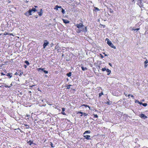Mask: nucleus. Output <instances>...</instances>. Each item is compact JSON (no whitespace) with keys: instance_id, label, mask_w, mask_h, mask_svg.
Listing matches in <instances>:
<instances>
[{"instance_id":"6","label":"nucleus","mask_w":148,"mask_h":148,"mask_svg":"<svg viewBox=\"0 0 148 148\" xmlns=\"http://www.w3.org/2000/svg\"><path fill=\"white\" fill-rule=\"evenodd\" d=\"M83 137L85 138L87 140H90L91 139L90 138V136L89 135H84Z\"/></svg>"},{"instance_id":"21","label":"nucleus","mask_w":148,"mask_h":148,"mask_svg":"<svg viewBox=\"0 0 148 148\" xmlns=\"http://www.w3.org/2000/svg\"><path fill=\"white\" fill-rule=\"evenodd\" d=\"M7 76H9L10 77V78H11L12 77V74L10 73L7 74Z\"/></svg>"},{"instance_id":"20","label":"nucleus","mask_w":148,"mask_h":148,"mask_svg":"<svg viewBox=\"0 0 148 148\" xmlns=\"http://www.w3.org/2000/svg\"><path fill=\"white\" fill-rule=\"evenodd\" d=\"M81 69H82V70L83 71H84L85 70H87V68L84 67L83 66H82L81 67Z\"/></svg>"},{"instance_id":"9","label":"nucleus","mask_w":148,"mask_h":148,"mask_svg":"<svg viewBox=\"0 0 148 148\" xmlns=\"http://www.w3.org/2000/svg\"><path fill=\"white\" fill-rule=\"evenodd\" d=\"M62 20L64 23L65 24H68L70 23V21L68 20H65V19H62Z\"/></svg>"},{"instance_id":"36","label":"nucleus","mask_w":148,"mask_h":148,"mask_svg":"<svg viewBox=\"0 0 148 148\" xmlns=\"http://www.w3.org/2000/svg\"><path fill=\"white\" fill-rule=\"evenodd\" d=\"M107 69H106L105 68H103L102 69V71H106Z\"/></svg>"},{"instance_id":"35","label":"nucleus","mask_w":148,"mask_h":148,"mask_svg":"<svg viewBox=\"0 0 148 148\" xmlns=\"http://www.w3.org/2000/svg\"><path fill=\"white\" fill-rule=\"evenodd\" d=\"M44 71L45 74H48V71H45V70H44L43 71Z\"/></svg>"},{"instance_id":"34","label":"nucleus","mask_w":148,"mask_h":148,"mask_svg":"<svg viewBox=\"0 0 148 148\" xmlns=\"http://www.w3.org/2000/svg\"><path fill=\"white\" fill-rule=\"evenodd\" d=\"M110 13H113V11L112 10V9L110 8Z\"/></svg>"},{"instance_id":"54","label":"nucleus","mask_w":148,"mask_h":148,"mask_svg":"<svg viewBox=\"0 0 148 148\" xmlns=\"http://www.w3.org/2000/svg\"><path fill=\"white\" fill-rule=\"evenodd\" d=\"M26 116L27 117H29V115H26Z\"/></svg>"},{"instance_id":"3","label":"nucleus","mask_w":148,"mask_h":148,"mask_svg":"<svg viewBox=\"0 0 148 148\" xmlns=\"http://www.w3.org/2000/svg\"><path fill=\"white\" fill-rule=\"evenodd\" d=\"M44 42L43 45V48L44 49L45 48L46 46L48 45L49 44V42L47 40H44Z\"/></svg>"},{"instance_id":"31","label":"nucleus","mask_w":148,"mask_h":148,"mask_svg":"<svg viewBox=\"0 0 148 148\" xmlns=\"http://www.w3.org/2000/svg\"><path fill=\"white\" fill-rule=\"evenodd\" d=\"M93 117L94 118H98V116L97 115V114H93Z\"/></svg>"},{"instance_id":"55","label":"nucleus","mask_w":148,"mask_h":148,"mask_svg":"<svg viewBox=\"0 0 148 148\" xmlns=\"http://www.w3.org/2000/svg\"><path fill=\"white\" fill-rule=\"evenodd\" d=\"M83 114H81V115H80V116H83Z\"/></svg>"},{"instance_id":"19","label":"nucleus","mask_w":148,"mask_h":148,"mask_svg":"<svg viewBox=\"0 0 148 148\" xmlns=\"http://www.w3.org/2000/svg\"><path fill=\"white\" fill-rule=\"evenodd\" d=\"M82 106H85V107H88V108H89V109L90 110V107L89 106H88V105H86L85 104H83L82 105Z\"/></svg>"},{"instance_id":"60","label":"nucleus","mask_w":148,"mask_h":148,"mask_svg":"<svg viewBox=\"0 0 148 148\" xmlns=\"http://www.w3.org/2000/svg\"><path fill=\"white\" fill-rule=\"evenodd\" d=\"M1 87V86H0V87Z\"/></svg>"},{"instance_id":"57","label":"nucleus","mask_w":148,"mask_h":148,"mask_svg":"<svg viewBox=\"0 0 148 148\" xmlns=\"http://www.w3.org/2000/svg\"><path fill=\"white\" fill-rule=\"evenodd\" d=\"M2 33H1V34H0V35H2Z\"/></svg>"},{"instance_id":"47","label":"nucleus","mask_w":148,"mask_h":148,"mask_svg":"<svg viewBox=\"0 0 148 148\" xmlns=\"http://www.w3.org/2000/svg\"><path fill=\"white\" fill-rule=\"evenodd\" d=\"M12 83L10 84V85L9 86H10V87L12 86Z\"/></svg>"},{"instance_id":"39","label":"nucleus","mask_w":148,"mask_h":148,"mask_svg":"<svg viewBox=\"0 0 148 148\" xmlns=\"http://www.w3.org/2000/svg\"><path fill=\"white\" fill-rule=\"evenodd\" d=\"M142 105L144 106H147V103H143Z\"/></svg>"},{"instance_id":"2","label":"nucleus","mask_w":148,"mask_h":148,"mask_svg":"<svg viewBox=\"0 0 148 148\" xmlns=\"http://www.w3.org/2000/svg\"><path fill=\"white\" fill-rule=\"evenodd\" d=\"M107 40V43L108 45L110 47H111L112 48L114 49H116V47L114 46L113 44L111 43V41L109 40V39L107 38L106 39V40Z\"/></svg>"},{"instance_id":"38","label":"nucleus","mask_w":148,"mask_h":148,"mask_svg":"<svg viewBox=\"0 0 148 148\" xmlns=\"http://www.w3.org/2000/svg\"><path fill=\"white\" fill-rule=\"evenodd\" d=\"M4 87L5 88H10V86H8V85H7L6 84H5V85Z\"/></svg>"},{"instance_id":"13","label":"nucleus","mask_w":148,"mask_h":148,"mask_svg":"<svg viewBox=\"0 0 148 148\" xmlns=\"http://www.w3.org/2000/svg\"><path fill=\"white\" fill-rule=\"evenodd\" d=\"M3 35H10V36H14V35H13V34H12V33L9 34L8 33L6 32H4V33Z\"/></svg>"},{"instance_id":"18","label":"nucleus","mask_w":148,"mask_h":148,"mask_svg":"<svg viewBox=\"0 0 148 148\" xmlns=\"http://www.w3.org/2000/svg\"><path fill=\"white\" fill-rule=\"evenodd\" d=\"M31 11H32V12L34 11V12H36L37 11V10L36 8H33L32 9H29Z\"/></svg>"},{"instance_id":"32","label":"nucleus","mask_w":148,"mask_h":148,"mask_svg":"<svg viewBox=\"0 0 148 148\" xmlns=\"http://www.w3.org/2000/svg\"><path fill=\"white\" fill-rule=\"evenodd\" d=\"M64 111H62L61 112V114L63 115H66V114L65 112H64Z\"/></svg>"},{"instance_id":"58","label":"nucleus","mask_w":148,"mask_h":148,"mask_svg":"<svg viewBox=\"0 0 148 148\" xmlns=\"http://www.w3.org/2000/svg\"><path fill=\"white\" fill-rule=\"evenodd\" d=\"M35 17H36V18H37V17L36 16H35Z\"/></svg>"},{"instance_id":"28","label":"nucleus","mask_w":148,"mask_h":148,"mask_svg":"<svg viewBox=\"0 0 148 148\" xmlns=\"http://www.w3.org/2000/svg\"><path fill=\"white\" fill-rule=\"evenodd\" d=\"M44 70V69H42V68H38V71H39L40 70H42V71H43Z\"/></svg>"},{"instance_id":"1","label":"nucleus","mask_w":148,"mask_h":148,"mask_svg":"<svg viewBox=\"0 0 148 148\" xmlns=\"http://www.w3.org/2000/svg\"><path fill=\"white\" fill-rule=\"evenodd\" d=\"M75 26L77 28L76 29V32L78 33H80L82 32H85L87 31V27H84L82 23L76 24Z\"/></svg>"},{"instance_id":"25","label":"nucleus","mask_w":148,"mask_h":148,"mask_svg":"<svg viewBox=\"0 0 148 148\" xmlns=\"http://www.w3.org/2000/svg\"><path fill=\"white\" fill-rule=\"evenodd\" d=\"M58 48H59V46L58 45H56V47H55V50H58L59 49H58Z\"/></svg>"},{"instance_id":"5","label":"nucleus","mask_w":148,"mask_h":148,"mask_svg":"<svg viewBox=\"0 0 148 148\" xmlns=\"http://www.w3.org/2000/svg\"><path fill=\"white\" fill-rule=\"evenodd\" d=\"M139 116L140 117L142 118H144V119H146L147 118V116H145L144 114L142 113L140 114L139 115Z\"/></svg>"},{"instance_id":"27","label":"nucleus","mask_w":148,"mask_h":148,"mask_svg":"<svg viewBox=\"0 0 148 148\" xmlns=\"http://www.w3.org/2000/svg\"><path fill=\"white\" fill-rule=\"evenodd\" d=\"M24 14L25 15L27 16H28L29 15V14H28V13L27 12H26Z\"/></svg>"},{"instance_id":"8","label":"nucleus","mask_w":148,"mask_h":148,"mask_svg":"<svg viewBox=\"0 0 148 148\" xmlns=\"http://www.w3.org/2000/svg\"><path fill=\"white\" fill-rule=\"evenodd\" d=\"M72 86V85L71 84L68 85L66 84L64 86L65 87V88L66 89H70V87Z\"/></svg>"},{"instance_id":"43","label":"nucleus","mask_w":148,"mask_h":148,"mask_svg":"<svg viewBox=\"0 0 148 148\" xmlns=\"http://www.w3.org/2000/svg\"><path fill=\"white\" fill-rule=\"evenodd\" d=\"M100 55L101 57L103 58V56L101 54H100Z\"/></svg>"},{"instance_id":"52","label":"nucleus","mask_w":148,"mask_h":148,"mask_svg":"<svg viewBox=\"0 0 148 148\" xmlns=\"http://www.w3.org/2000/svg\"><path fill=\"white\" fill-rule=\"evenodd\" d=\"M34 7L35 8H37V6L35 5Z\"/></svg>"},{"instance_id":"16","label":"nucleus","mask_w":148,"mask_h":148,"mask_svg":"<svg viewBox=\"0 0 148 148\" xmlns=\"http://www.w3.org/2000/svg\"><path fill=\"white\" fill-rule=\"evenodd\" d=\"M27 143L30 145H31L33 144V141L31 140H29L27 142Z\"/></svg>"},{"instance_id":"10","label":"nucleus","mask_w":148,"mask_h":148,"mask_svg":"<svg viewBox=\"0 0 148 148\" xmlns=\"http://www.w3.org/2000/svg\"><path fill=\"white\" fill-rule=\"evenodd\" d=\"M38 13L39 16H42L43 13L42 10L41 9L40 10V11L38 12Z\"/></svg>"},{"instance_id":"45","label":"nucleus","mask_w":148,"mask_h":148,"mask_svg":"<svg viewBox=\"0 0 148 148\" xmlns=\"http://www.w3.org/2000/svg\"><path fill=\"white\" fill-rule=\"evenodd\" d=\"M95 9H96V10H98V11H99V8H95Z\"/></svg>"},{"instance_id":"23","label":"nucleus","mask_w":148,"mask_h":148,"mask_svg":"<svg viewBox=\"0 0 148 148\" xmlns=\"http://www.w3.org/2000/svg\"><path fill=\"white\" fill-rule=\"evenodd\" d=\"M28 12V14H29V15H32V11L31 10H29V11H28V12Z\"/></svg>"},{"instance_id":"11","label":"nucleus","mask_w":148,"mask_h":148,"mask_svg":"<svg viewBox=\"0 0 148 148\" xmlns=\"http://www.w3.org/2000/svg\"><path fill=\"white\" fill-rule=\"evenodd\" d=\"M58 8H61V6H59L58 5H56L54 8V9L56 10H58Z\"/></svg>"},{"instance_id":"44","label":"nucleus","mask_w":148,"mask_h":148,"mask_svg":"<svg viewBox=\"0 0 148 148\" xmlns=\"http://www.w3.org/2000/svg\"><path fill=\"white\" fill-rule=\"evenodd\" d=\"M1 75H5V74L3 73H1Z\"/></svg>"},{"instance_id":"24","label":"nucleus","mask_w":148,"mask_h":148,"mask_svg":"<svg viewBox=\"0 0 148 148\" xmlns=\"http://www.w3.org/2000/svg\"><path fill=\"white\" fill-rule=\"evenodd\" d=\"M24 125L26 126V129H29V126L27 124H24Z\"/></svg>"},{"instance_id":"22","label":"nucleus","mask_w":148,"mask_h":148,"mask_svg":"<svg viewBox=\"0 0 148 148\" xmlns=\"http://www.w3.org/2000/svg\"><path fill=\"white\" fill-rule=\"evenodd\" d=\"M66 75H67L68 77H71V72H70L69 73L66 74Z\"/></svg>"},{"instance_id":"49","label":"nucleus","mask_w":148,"mask_h":148,"mask_svg":"<svg viewBox=\"0 0 148 148\" xmlns=\"http://www.w3.org/2000/svg\"><path fill=\"white\" fill-rule=\"evenodd\" d=\"M24 67L25 68H26V67H27V66L26 65H24Z\"/></svg>"},{"instance_id":"15","label":"nucleus","mask_w":148,"mask_h":148,"mask_svg":"<svg viewBox=\"0 0 148 148\" xmlns=\"http://www.w3.org/2000/svg\"><path fill=\"white\" fill-rule=\"evenodd\" d=\"M90 130L86 131L84 132V133L83 134L84 135L86 134H90Z\"/></svg>"},{"instance_id":"48","label":"nucleus","mask_w":148,"mask_h":148,"mask_svg":"<svg viewBox=\"0 0 148 148\" xmlns=\"http://www.w3.org/2000/svg\"><path fill=\"white\" fill-rule=\"evenodd\" d=\"M97 67H98V68L100 69V66L99 65L97 66Z\"/></svg>"},{"instance_id":"37","label":"nucleus","mask_w":148,"mask_h":148,"mask_svg":"<svg viewBox=\"0 0 148 148\" xmlns=\"http://www.w3.org/2000/svg\"><path fill=\"white\" fill-rule=\"evenodd\" d=\"M130 96H131V97L133 99H134V97L133 95H128V96H129V97Z\"/></svg>"},{"instance_id":"17","label":"nucleus","mask_w":148,"mask_h":148,"mask_svg":"<svg viewBox=\"0 0 148 148\" xmlns=\"http://www.w3.org/2000/svg\"><path fill=\"white\" fill-rule=\"evenodd\" d=\"M108 100H109V99H108ZM106 103L108 105H110L112 104V102L110 101H109L106 102Z\"/></svg>"},{"instance_id":"12","label":"nucleus","mask_w":148,"mask_h":148,"mask_svg":"<svg viewBox=\"0 0 148 148\" xmlns=\"http://www.w3.org/2000/svg\"><path fill=\"white\" fill-rule=\"evenodd\" d=\"M144 66L145 68H146L147 66V63H148V61L147 60H145L144 62Z\"/></svg>"},{"instance_id":"26","label":"nucleus","mask_w":148,"mask_h":148,"mask_svg":"<svg viewBox=\"0 0 148 148\" xmlns=\"http://www.w3.org/2000/svg\"><path fill=\"white\" fill-rule=\"evenodd\" d=\"M25 63L27 65H29V62L28 61H25Z\"/></svg>"},{"instance_id":"42","label":"nucleus","mask_w":148,"mask_h":148,"mask_svg":"<svg viewBox=\"0 0 148 148\" xmlns=\"http://www.w3.org/2000/svg\"><path fill=\"white\" fill-rule=\"evenodd\" d=\"M101 26H102L103 28H105V27L106 26L105 25H102Z\"/></svg>"},{"instance_id":"40","label":"nucleus","mask_w":148,"mask_h":148,"mask_svg":"<svg viewBox=\"0 0 148 148\" xmlns=\"http://www.w3.org/2000/svg\"><path fill=\"white\" fill-rule=\"evenodd\" d=\"M51 147H53V148L54 147L53 145V143H52L51 142Z\"/></svg>"},{"instance_id":"56","label":"nucleus","mask_w":148,"mask_h":148,"mask_svg":"<svg viewBox=\"0 0 148 148\" xmlns=\"http://www.w3.org/2000/svg\"><path fill=\"white\" fill-rule=\"evenodd\" d=\"M125 94V96H127V94Z\"/></svg>"},{"instance_id":"4","label":"nucleus","mask_w":148,"mask_h":148,"mask_svg":"<svg viewBox=\"0 0 148 148\" xmlns=\"http://www.w3.org/2000/svg\"><path fill=\"white\" fill-rule=\"evenodd\" d=\"M83 114V116H87L88 115V114L86 113H83V112H81L80 111H78L77 112H76V114Z\"/></svg>"},{"instance_id":"7","label":"nucleus","mask_w":148,"mask_h":148,"mask_svg":"<svg viewBox=\"0 0 148 148\" xmlns=\"http://www.w3.org/2000/svg\"><path fill=\"white\" fill-rule=\"evenodd\" d=\"M142 0H138L137 1V4L139 5V7H142Z\"/></svg>"},{"instance_id":"51","label":"nucleus","mask_w":148,"mask_h":148,"mask_svg":"<svg viewBox=\"0 0 148 148\" xmlns=\"http://www.w3.org/2000/svg\"><path fill=\"white\" fill-rule=\"evenodd\" d=\"M23 73H20V74L19 75V76H21V75H22V74H23Z\"/></svg>"},{"instance_id":"61","label":"nucleus","mask_w":148,"mask_h":148,"mask_svg":"<svg viewBox=\"0 0 148 148\" xmlns=\"http://www.w3.org/2000/svg\"><path fill=\"white\" fill-rule=\"evenodd\" d=\"M100 148L99 147V148Z\"/></svg>"},{"instance_id":"53","label":"nucleus","mask_w":148,"mask_h":148,"mask_svg":"<svg viewBox=\"0 0 148 148\" xmlns=\"http://www.w3.org/2000/svg\"><path fill=\"white\" fill-rule=\"evenodd\" d=\"M51 47H52V46H53V43H51Z\"/></svg>"},{"instance_id":"33","label":"nucleus","mask_w":148,"mask_h":148,"mask_svg":"<svg viewBox=\"0 0 148 148\" xmlns=\"http://www.w3.org/2000/svg\"><path fill=\"white\" fill-rule=\"evenodd\" d=\"M103 95V93L102 92L99 94V97H100L101 95Z\"/></svg>"},{"instance_id":"41","label":"nucleus","mask_w":148,"mask_h":148,"mask_svg":"<svg viewBox=\"0 0 148 148\" xmlns=\"http://www.w3.org/2000/svg\"><path fill=\"white\" fill-rule=\"evenodd\" d=\"M65 109L64 108H62V111H65Z\"/></svg>"},{"instance_id":"50","label":"nucleus","mask_w":148,"mask_h":148,"mask_svg":"<svg viewBox=\"0 0 148 148\" xmlns=\"http://www.w3.org/2000/svg\"><path fill=\"white\" fill-rule=\"evenodd\" d=\"M109 65L110 66H111L112 65L110 63H109Z\"/></svg>"},{"instance_id":"14","label":"nucleus","mask_w":148,"mask_h":148,"mask_svg":"<svg viewBox=\"0 0 148 148\" xmlns=\"http://www.w3.org/2000/svg\"><path fill=\"white\" fill-rule=\"evenodd\" d=\"M106 71L107 72V75H109L111 72V71L110 70H109V69H107V70H106Z\"/></svg>"},{"instance_id":"59","label":"nucleus","mask_w":148,"mask_h":148,"mask_svg":"<svg viewBox=\"0 0 148 148\" xmlns=\"http://www.w3.org/2000/svg\"><path fill=\"white\" fill-rule=\"evenodd\" d=\"M56 108H57V109H58V108H57V106L56 107Z\"/></svg>"},{"instance_id":"30","label":"nucleus","mask_w":148,"mask_h":148,"mask_svg":"<svg viewBox=\"0 0 148 148\" xmlns=\"http://www.w3.org/2000/svg\"><path fill=\"white\" fill-rule=\"evenodd\" d=\"M140 29V28H137L136 29H134V28L132 29V30H134L135 31L136 30H137V31L139 30Z\"/></svg>"},{"instance_id":"29","label":"nucleus","mask_w":148,"mask_h":148,"mask_svg":"<svg viewBox=\"0 0 148 148\" xmlns=\"http://www.w3.org/2000/svg\"><path fill=\"white\" fill-rule=\"evenodd\" d=\"M61 10H62V13H63V14H64V13H65V12L64 11V10L63 9V8H61Z\"/></svg>"},{"instance_id":"46","label":"nucleus","mask_w":148,"mask_h":148,"mask_svg":"<svg viewBox=\"0 0 148 148\" xmlns=\"http://www.w3.org/2000/svg\"><path fill=\"white\" fill-rule=\"evenodd\" d=\"M138 103L139 104H140V105H141V104L142 105L143 104V103L142 102H139V101H138Z\"/></svg>"}]
</instances>
